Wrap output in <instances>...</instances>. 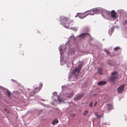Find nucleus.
Returning a JSON list of instances; mask_svg holds the SVG:
<instances>
[{
    "instance_id": "nucleus-1",
    "label": "nucleus",
    "mask_w": 127,
    "mask_h": 127,
    "mask_svg": "<svg viewBox=\"0 0 127 127\" xmlns=\"http://www.w3.org/2000/svg\"><path fill=\"white\" fill-rule=\"evenodd\" d=\"M82 65V64H80L78 67H76L74 69L73 75L69 76L68 77V78L69 80L70 81H73L77 79L78 74L80 73Z\"/></svg>"
},
{
    "instance_id": "nucleus-2",
    "label": "nucleus",
    "mask_w": 127,
    "mask_h": 127,
    "mask_svg": "<svg viewBox=\"0 0 127 127\" xmlns=\"http://www.w3.org/2000/svg\"><path fill=\"white\" fill-rule=\"evenodd\" d=\"M117 73L116 71L113 72L111 74L109 79V81L113 84H115L116 82L117 78Z\"/></svg>"
},
{
    "instance_id": "nucleus-3",
    "label": "nucleus",
    "mask_w": 127,
    "mask_h": 127,
    "mask_svg": "<svg viewBox=\"0 0 127 127\" xmlns=\"http://www.w3.org/2000/svg\"><path fill=\"white\" fill-rule=\"evenodd\" d=\"M94 12L93 9L91 10H89L86 11L84 13L80 14L79 17L81 19L83 18L87 15H94Z\"/></svg>"
},
{
    "instance_id": "nucleus-4",
    "label": "nucleus",
    "mask_w": 127,
    "mask_h": 127,
    "mask_svg": "<svg viewBox=\"0 0 127 127\" xmlns=\"http://www.w3.org/2000/svg\"><path fill=\"white\" fill-rule=\"evenodd\" d=\"M42 85L41 83L39 85V87H36L35 88L34 91L33 92L30 93L29 96L31 97L33 96L35 94H36L38 93L40 90L41 88L42 87Z\"/></svg>"
},
{
    "instance_id": "nucleus-5",
    "label": "nucleus",
    "mask_w": 127,
    "mask_h": 127,
    "mask_svg": "<svg viewBox=\"0 0 127 127\" xmlns=\"http://www.w3.org/2000/svg\"><path fill=\"white\" fill-rule=\"evenodd\" d=\"M60 18L61 24L63 25L64 26L65 24H66L68 22V19L64 16H61L60 17Z\"/></svg>"
},
{
    "instance_id": "nucleus-6",
    "label": "nucleus",
    "mask_w": 127,
    "mask_h": 127,
    "mask_svg": "<svg viewBox=\"0 0 127 127\" xmlns=\"http://www.w3.org/2000/svg\"><path fill=\"white\" fill-rule=\"evenodd\" d=\"M59 51L60 52V58H61L62 55L63 53L64 52L65 50H66L65 46L64 45H62L60 46L59 47ZM61 60V59H60V61Z\"/></svg>"
},
{
    "instance_id": "nucleus-7",
    "label": "nucleus",
    "mask_w": 127,
    "mask_h": 127,
    "mask_svg": "<svg viewBox=\"0 0 127 127\" xmlns=\"http://www.w3.org/2000/svg\"><path fill=\"white\" fill-rule=\"evenodd\" d=\"M124 84L121 85L117 89V90L118 93H121L123 92L125 88Z\"/></svg>"
},
{
    "instance_id": "nucleus-8",
    "label": "nucleus",
    "mask_w": 127,
    "mask_h": 127,
    "mask_svg": "<svg viewBox=\"0 0 127 127\" xmlns=\"http://www.w3.org/2000/svg\"><path fill=\"white\" fill-rule=\"evenodd\" d=\"M110 13V12L107 11L105 9H102L101 12L102 15L104 18H105L107 16L108 14Z\"/></svg>"
},
{
    "instance_id": "nucleus-9",
    "label": "nucleus",
    "mask_w": 127,
    "mask_h": 127,
    "mask_svg": "<svg viewBox=\"0 0 127 127\" xmlns=\"http://www.w3.org/2000/svg\"><path fill=\"white\" fill-rule=\"evenodd\" d=\"M67 22H68V23H67L66 24H65L64 25V27L66 28H68L69 26H72L74 23L73 20H72L69 21L68 20Z\"/></svg>"
},
{
    "instance_id": "nucleus-10",
    "label": "nucleus",
    "mask_w": 127,
    "mask_h": 127,
    "mask_svg": "<svg viewBox=\"0 0 127 127\" xmlns=\"http://www.w3.org/2000/svg\"><path fill=\"white\" fill-rule=\"evenodd\" d=\"M94 12V14L95 13L98 14L99 13H101L102 8H97L93 9Z\"/></svg>"
},
{
    "instance_id": "nucleus-11",
    "label": "nucleus",
    "mask_w": 127,
    "mask_h": 127,
    "mask_svg": "<svg viewBox=\"0 0 127 127\" xmlns=\"http://www.w3.org/2000/svg\"><path fill=\"white\" fill-rule=\"evenodd\" d=\"M57 93H56V92H55L53 93V96L52 97V99L54 100L55 101L56 100V98H57L58 99V100L59 101H62V100L60 99V98L59 96L57 95Z\"/></svg>"
},
{
    "instance_id": "nucleus-12",
    "label": "nucleus",
    "mask_w": 127,
    "mask_h": 127,
    "mask_svg": "<svg viewBox=\"0 0 127 127\" xmlns=\"http://www.w3.org/2000/svg\"><path fill=\"white\" fill-rule=\"evenodd\" d=\"M76 51V49L74 48H71L69 50L68 54L70 55H73L75 53Z\"/></svg>"
},
{
    "instance_id": "nucleus-13",
    "label": "nucleus",
    "mask_w": 127,
    "mask_h": 127,
    "mask_svg": "<svg viewBox=\"0 0 127 127\" xmlns=\"http://www.w3.org/2000/svg\"><path fill=\"white\" fill-rule=\"evenodd\" d=\"M123 35L126 38L127 37V28H125L122 30Z\"/></svg>"
},
{
    "instance_id": "nucleus-14",
    "label": "nucleus",
    "mask_w": 127,
    "mask_h": 127,
    "mask_svg": "<svg viewBox=\"0 0 127 127\" xmlns=\"http://www.w3.org/2000/svg\"><path fill=\"white\" fill-rule=\"evenodd\" d=\"M83 95L82 94H81L78 95L76 96H75L74 99L75 100H77L81 98L83 96Z\"/></svg>"
},
{
    "instance_id": "nucleus-15",
    "label": "nucleus",
    "mask_w": 127,
    "mask_h": 127,
    "mask_svg": "<svg viewBox=\"0 0 127 127\" xmlns=\"http://www.w3.org/2000/svg\"><path fill=\"white\" fill-rule=\"evenodd\" d=\"M86 36H91V35L88 33H81L78 36H77V37L78 36H80L82 38H83Z\"/></svg>"
},
{
    "instance_id": "nucleus-16",
    "label": "nucleus",
    "mask_w": 127,
    "mask_h": 127,
    "mask_svg": "<svg viewBox=\"0 0 127 127\" xmlns=\"http://www.w3.org/2000/svg\"><path fill=\"white\" fill-rule=\"evenodd\" d=\"M111 16L112 18H115L116 17V13L114 10H112L111 13Z\"/></svg>"
},
{
    "instance_id": "nucleus-17",
    "label": "nucleus",
    "mask_w": 127,
    "mask_h": 127,
    "mask_svg": "<svg viewBox=\"0 0 127 127\" xmlns=\"http://www.w3.org/2000/svg\"><path fill=\"white\" fill-rule=\"evenodd\" d=\"M107 107V110L108 111L113 109V107L112 105L110 103H108L106 104Z\"/></svg>"
},
{
    "instance_id": "nucleus-18",
    "label": "nucleus",
    "mask_w": 127,
    "mask_h": 127,
    "mask_svg": "<svg viewBox=\"0 0 127 127\" xmlns=\"http://www.w3.org/2000/svg\"><path fill=\"white\" fill-rule=\"evenodd\" d=\"M106 83V82L105 81H100L97 83L98 85L99 86H103Z\"/></svg>"
},
{
    "instance_id": "nucleus-19",
    "label": "nucleus",
    "mask_w": 127,
    "mask_h": 127,
    "mask_svg": "<svg viewBox=\"0 0 127 127\" xmlns=\"http://www.w3.org/2000/svg\"><path fill=\"white\" fill-rule=\"evenodd\" d=\"M73 95V94L72 93H66L65 96L67 97H69Z\"/></svg>"
},
{
    "instance_id": "nucleus-20",
    "label": "nucleus",
    "mask_w": 127,
    "mask_h": 127,
    "mask_svg": "<svg viewBox=\"0 0 127 127\" xmlns=\"http://www.w3.org/2000/svg\"><path fill=\"white\" fill-rule=\"evenodd\" d=\"M69 40H72L73 41H75L76 40V37H74L73 34H72L71 36L69 37Z\"/></svg>"
},
{
    "instance_id": "nucleus-21",
    "label": "nucleus",
    "mask_w": 127,
    "mask_h": 127,
    "mask_svg": "<svg viewBox=\"0 0 127 127\" xmlns=\"http://www.w3.org/2000/svg\"><path fill=\"white\" fill-rule=\"evenodd\" d=\"M7 91L5 92V93L9 97H10L11 95V93L7 89Z\"/></svg>"
},
{
    "instance_id": "nucleus-22",
    "label": "nucleus",
    "mask_w": 127,
    "mask_h": 127,
    "mask_svg": "<svg viewBox=\"0 0 127 127\" xmlns=\"http://www.w3.org/2000/svg\"><path fill=\"white\" fill-rule=\"evenodd\" d=\"M122 24L124 26L127 24V19L123 20V22H122Z\"/></svg>"
},
{
    "instance_id": "nucleus-23",
    "label": "nucleus",
    "mask_w": 127,
    "mask_h": 127,
    "mask_svg": "<svg viewBox=\"0 0 127 127\" xmlns=\"http://www.w3.org/2000/svg\"><path fill=\"white\" fill-rule=\"evenodd\" d=\"M58 123V121L57 119H55L54 120L52 121V124L53 125H55L56 123Z\"/></svg>"
},
{
    "instance_id": "nucleus-24",
    "label": "nucleus",
    "mask_w": 127,
    "mask_h": 127,
    "mask_svg": "<svg viewBox=\"0 0 127 127\" xmlns=\"http://www.w3.org/2000/svg\"><path fill=\"white\" fill-rule=\"evenodd\" d=\"M113 32V28H111L108 31L109 34L110 35H111L112 33Z\"/></svg>"
},
{
    "instance_id": "nucleus-25",
    "label": "nucleus",
    "mask_w": 127,
    "mask_h": 127,
    "mask_svg": "<svg viewBox=\"0 0 127 127\" xmlns=\"http://www.w3.org/2000/svg\"><path fill=\"white\" fill-rule=\"evenodd\" d=\"M78 27H71V28H69L73 30H74L75 31H77V29H78Z\"/></svg>"
},
{
    "instance_id": "nucleus-26",
    "label": "nucleus",
    "mask_w": 127,
    "mask_h": 127,
    "mask_svg": "<svg viewBox=\"0 0 127 127\" xmlns=\"http://www.w3.org/2000/svg\"><path fill=\"white\" fill-rule=\"evenodd\" d=\"M98 72L100 74H103L102 71L100 68H98Z\"/></svg>"
},
{
    "instance_id": "nucleus-27",
    "label": "nucleus",
    "mask_w": 127,
    "mask_h": 127,
    "mask_svg": "<svg viewBox=\"0 0 127 127\" xmlns=\"http://www.w3.org/2000/svg\"><path fill=\"white\" fill-rule=\"evenodd\" d=\"M88 112V111L87 110L85 111L83 113V115H86Z\"/></svg>"
},
{
    "instance_id": "nucleus-28",
    "label": "nucleus",
    "mask_w": 127,
    "mask_h": 127,
    "mask_svg": "<svg viewBox=\"0 0 127 127\" xmlns=\"http://www.w3.org/2000/svg\"><path fill=\"white\" fill-rule=\"evenodd\" d=\"M120 48L119 47H115L114 48V50H115V51H117V50H118L119 49H120Z\"/></svg>"
},
{
    "instance_id": "nucleus-29",
    "label": "nucleus",
    "mask_w": 127,
    "mask_h": 127,
    "mask_svg": "<svg viewBox=\"0 0 127 127\" xmlns=\"http://www.w3.org/2000/svg\"><path fill=\"white\" fill-rule=\"evenodd\" d=\"M95 115L98 118H100L101 117V116H99V115H97V114L96 113H95Z\"/></svg>"
},
{
    "instance_id": "nucleus-30",
    "label": "nucleus",
    "mask_w": 127,
    "mask_h": 127,
    "mask_svg": "<svg viewBox=\"0 0 127 127\" xmlns=\"http://www.w3.org/2000/svg\"><path fill=\"white\" fill-rule=\"evenodd\" d=\"M4 110L5 112H6L7 113H10L9 111L6 108H4Z\"/></svg>"
},
{
    "instance_id": "nucleus-31",
    "label": "nucleus",
    "mask_w": 127,
    "mask_h": 127,
    "mask_svg": "<svg viewBox=\"0 0 127 127\" xmlns=\"http://www.w3.org/2000/svg\"><path fill=\"white\" fill-rule=\"evenodd\" d=\"M93 103L92 102H91L89 104V105L90 107H91L92 106Z\"/></svg>"
},
{
    "instance_id": "nucleus-32",
    "label": "nucleus",
    "mask_w": 127,
    "mask_h": 127,
    "mask_svg": "<svg viewBox=\"0 0 127 127\" xmlns=\"http://www.w3.org/2000/svg\"><path fill=\"white\" fill-rule=\"evenodd\" d=\"M123 11V10H118V12L120 13V14H121V12Z\"/></svg>"
},
{
    "instance_id": "nucleus-33",
    "label": "nucleus",
    "mask_w": 127,
    "mask_h": 127,
    "mask_svg": "<svg viewBox=\"0 0 127 127\" xmlns=\"http://www.w3.org/2000/svg\"><path fill=\"white\" fill-rule=\"evenodd\" d=\"M97 102L96 101L95 102L94 104V107H95L96 105L97 104Z\"/></svg>"
},
{
    "instance_id": "nucleus-34",
    "label": "nucleus",
    "mask_w": 127,
    "mask_h": 127,
    "mask_svg": "<svg viewBox=\"0 0 127 127\" xmlns=\"http://www.w3.org/2000/svg\"><path fill=\"white\" fill-rule=\"evenodd\" d=\"M0 89L1 90H3L4 89V88L3 87H2V86H0Z\"/></svg>"
},
{
    "instance_id": "nucleus-35",
    "label": "nucleus",
    "mask_w": 127,
    "mask_h": 127,
    "mask_svg": "<svg viewBox=\"0 0 127 127\" xmlns=\"http://www.w3.org/2000/svg\"><path fill=\"white\" fill-rule=\"evenodd\" d=\"M76 115L75 114H73L71 115V116L72 117H74Z\"/></svg>"
},
{
    "instance_id": "nucleus-36",
    "label": "nucleus",
    "mask_w": 127,
    "mask_h": 127,
    "mask_svg": "<svg viewBox=\"0 0 127 127\" xmlns=\"http://www.w3.org/2000/svg\"><path fill=\"white\" fill-rule=\"evenodd\" d=\"M113 61H114L113 60H111L110 61V62H111V63H112V62H113Z\"/></svg>"
},
{
    "instance_id": "nucleus-37",
    "label": "nucleus",
    "mask_w": 127,
    "mask_h": 127,
    "mask_svg": "<svg viewBox=\"0 0 127 127\" xmlns=\"http://www.w3.org/2000/svg\"><path fill=\"white\" fill-rule=\"evenodd\" d=\"M106 53L107 54H108V53L109 52L108 51H106Z\"/></svg>"
},
{
    "instance_id": "nucleus-38",
    "label": "nucleus",
    "mask_w": 127,
    "mask_h": 127,
    "mask_svg": "<svg viewBox=\"0 0 127 127\" xmlns=\"http://www.w3.org/2000/svg\"><path fill=\"white\" fill-rule=\"evenodd\" d=\"M11 81H13L14 82H15V81L13 79H11Z\"/></svg>"
},
{
    "instance_id": "nucleus-39",
    "label": "nucleus",
    "mask_w": 127,
    "mask_h": 127,
    "mask_svg": "<svg viewBox=\"0 0 127 127\" xmlns=\"http://www.w3.org/2000/svg\"><path fill=\"white\" fill-rule=\"evenodd\" d=\"M110 65H114V64H112V63H111V64H110Z\"/></svg>"
},
{
    "instance_id": "nucleus-40",
    "label": "nucleus",
    "mask_w": 127,
    "mask_h": 127,
    "mask_svg": "<svg viewBox=\"0 0 127 127\" xmlns=\"http://www.w3.org/2000/svg\"><path fill=\"white\" fill-rule=\"evenodd\" d=\"M41 100L42 101H45V100L44 99H42V100Z\"/></svg>"
},
{
    "instance_id": "nucleus-41",
    "label": "nucleus",
    "mask_w": 127,
    "mask_h": 127,
    "mask_svg": "<svg viewBox=\"0 0 127 127\" xmlns=\"http://www.w3.org/2000/svg\"><path fill=\"white\" fill-rule=\"evenodd\" d=\"M64 86H62V88L63 89V87Z\"/></svg>"
},
{
    "instance_id": "nucleus-42",
    "label": "nucleus",
    "mask_w": 127,
    "mask_h": 127,
    "mask_svg": "<svg viewBox=\"0 0 127 127\" xmlns=\"http://www.w3.org/2000/svg\"><path fill=\"white\" fill-rule=\"evenodd\" d=\"M76 16H77V15H76V16H75V17H76Z\"/></svg>"
}]
</instances>
